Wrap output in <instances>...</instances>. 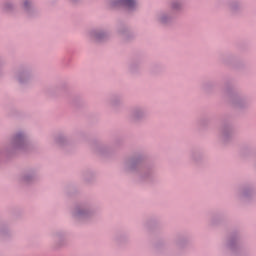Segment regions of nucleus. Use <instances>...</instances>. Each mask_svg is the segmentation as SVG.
Wrapping results in <instances>:
<instances>
[{
    "label": "nucleus",
    "mask_w": 256,
    "mask_h": 256,
    "mask_svg": "<svg viewBox=\"0 0 256 256\" xmlns=\"http://www.w3.org/2000/svg\"><path fill=\"white\" fill-rule=\"evenodd\" d=\"M121 4L131 9L135 5V0H121Z\"/></svg>",
    "instance_id": "1"
}]
</instances>
